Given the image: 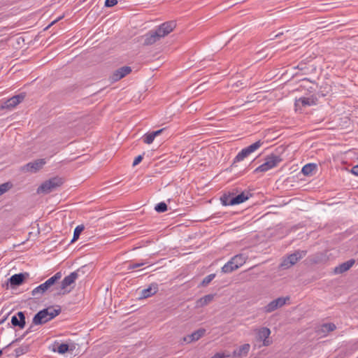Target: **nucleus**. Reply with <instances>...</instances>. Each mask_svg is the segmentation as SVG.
Wrapping results in <instances>:
<instances>
[{
	"label": "nucleus",
	"instance_id": "1",
	"mask_svg": "<svg viewBox=\"0 0 358 358\" xmlns=\"http://www.w3.org/2000/svg\"><path fill=\"white\" fill-rule=\"evenodd\" d=\"M176 27V21L171 20L161 24L143 35V45H152L170 34Z\"/></svg>",
	"mask_w": 358,
	"mask_h": 358
},
{
	"label": "nucleus",
	"instance_id": "2",
	"mask_svg": "<svg viewBox=\"0 0 358 358\" xmlns=\"http://www.w3.org/2000/svg\"><path fill=\"white\" fill-rule=\"evenodd\" d=\"M89 267L87 265H84L79 268L77 271L71 273L62 280L59 284H57L56 293L57 295H64L70 292L67 287L71 285L76 278L83 274H85L88 270Z\"/></svg>",
	"mask_w": 358,
	"mask_h": 358
},
{
	"label": "nucleus",
	"instance_id": "3",
	"mask_svg": "<svg viewBox=\"0 0 358 358\" xmlns=\"http://www.w3.org/2000/svg\"><path fill=\"white\" fill-rule=\"evenodd\" d=\"M62 278L61 272L56 273L45 282L36 287L31 291V295L36 299L41 298L46 292H56L57 282Z\"/></svg>",
	"mask_w": 358,
	"mask_h": 358
},
{
	"label": "nucleus",
	"instance_id": "4",
	"mask_svg": "<svg viewBox=\"0 0 358 358\" xmlns=\"http://www.w3.org/2000/svg\"><path fill=\"white\" fill-rule=\"evenodd\" d=\"M60 313V309L44 308L38 311L33 317L32 322L35 325L43 324Z\"/></svg>",
	"mask_w": 358,
	"mask_h": 358
},
{
	"label": "nucleus",
	"instance_id": "5",
	"mask_svg": "<svg viewBox=\"0 0 358 358\" xmlns=\"http://www.w3.org/2000/svg\"><path fill=\"white\" fill-rule=\"evenodd\" d=\"M282 161V158L276 153H271L265 157V162L254 170V173H265L275 168Z\"/></svg>",
	"mask_w": 358,
	"mask_h": 358
},
{
	"label": "nucleus",
	"instance_id": "6",
	"mask_svg": "<svg viewBox=\"0 0 358 358\" xmlns=\"http://www.w3.org/2000/svg\"><path fill=\"white\" fill-rule=\"evenodd\" d=\"M263 145V141L259 140L255 143L250 145L248 147L243 148L234 158L233 162L231 165V168L236 166V164L238 162L243 161L246 157H248L250 155L255 152Z\"/></svg>",
	"mask_w": 358,
	"mask_h": 358
},
{
	"label": "nucleus",
	"instance_id": "7",
	"mask_svg": "<svg viewBox=\"0 0 358 358\" xmlns=\"http://www.w3.org/2000/svg\"><path fill=\"white\" fill-rule=\"evenodd\" d=\"M251 196L252 194L249 192H243L236 196L224 194L221 198V202L223 206H234L243 203Z\"/></svg>",
	"mask_w": 358,
	"mask_h": 358
},
{
	"label": "nucleus",
	"instance_id": "8",
	"mask_svg": "<svg viewBox=\"0 0 358 358\" xmlns=\"http://www.w3.org/2000/svg\"><path fill=\"white\" fill-rule=\"evenodd\" d=\"M306 255L305 251H296L291 254L287 257L285 258L280 263V268L283 269L288 268L294 265L299 259H302Z\"/></svg>",
	"mask_w": 358,
	"mask_h": 358
},
{
	"label": "nucleus",
	"instance_id": "9",
	"mask_svg": "<svg viewBox=\"0 0 358 358\" xmlns=\"http://www.w3.org/2000/svg\"><path fill=\"white\" fill-rule=\"evenodd\" d=\"M61 185V180L57 178H50L42 183L38 188V193L48 194Z\"/></svg>",
	"mask_w": 358,
	"mask_h": 358
},
{
	"label": "nucleus",
	"instance_id": "10",
	"mask_svg": "<svg viewBox=\"0 0 358 358\" xmlns=\"http://www.w3.org/2000/svg\"><path fill=\"white\" fill-rule=\"evenodd\" d=\"M289 300V297H279L278 299H275L273 301H271L270 303H268L266 306H264V310L266 313H271L276 309L281 308L283 306L286 301Z\"/></svg>",
	"mask_w": 358,
	"mask_h": 358
},
{
	"label": "nucleus",
	"instance_id": "11",
	"mask_svg": "<svg viewBox=\"0 0 358 358\" xmlns=\"http://www.w3.org/2000/svg\"><path fill=\"white\" fill-rule=\"evenodd\" d=\"M45 163L46 162L44 159H36L22 166L21 170L23 172L35 173L40 170Z\"/></svg>",
	"mask_w": 358,
	"mask_h": 358
},
{
	"label": "nucleus",
	"instance_id": "12",
	"mask_svg": "<svg viewBox=\"0 0 358 358\" xmlns=\"http://www.w3.org/2000/svg\"><path fill=\"white\" fill-rule=\"evenodd\" d=\"M131 72V68L130 66H122L115 70L110 76V79L112 82H117L129 74Z\"/></svg>",
	"mask_w": 358,
	"mask_h": 358
},
{
	"label": "nucleus",
	"instance_id": "13",
	"mask_svg": "<svg viewBox=\"0 0 358 358\" xmlns=\"http://www.w3.org/2000/svg\"><path fill=\"white\" fill-rule=\"evenodd\" d=\"M271 330L268 327H261L257 330V337L259 341H262L264 346H268L271 341L268 339Z\"/></svg>",
	"mask_w": 358,
	"mask_h": 358
},
{
	"label": "nucleus",
	"instance_id": "14",
	"mask_svg": "<svg viewBox=\"0 0 358 358\" xmlns=\"http://www.w3.org/2000/svg\"><path fill=\"white\" fill-rule=\"evenodd\" d=\"M11 323L15 327H19L20 329H23L25 326V316L23 312L20 311L17 315H13L11 317Z\"/></svg>",
	"mask_w": 358,
	"mask_h": 358
},
{
	"label": "nucleus",
	"instance_id": "15",
	"mask_svg": "<svg viewBox=\"0 0 358 358\" xmlns=\"http://www.w3.org/2000/svg\"><path fill=\"white\" fill-rule=\"evenodd\" d=\"M158 291V285L152 283L148 288L143 289L141 292L140 298L146 299L153 296Z\"/></svg>",
	"mask_w": 358,
	"mask_h": 358
},
{
	"label": "nucleus",
	"instance_id": "16",
	"mask_svg": "<svg viewBox=\"0 0 358 358\" xmlns=\"http://www.w3.org/2000/svg\"><path fill=\"white\" fill-rule=\"evenodd\" d=\"M355 263V260L353 259L346 261L336 266L334 268V273L336 274H341L348 271L354 265Z\"/></svg>",
	"mask_w": 358,
	"mask_h": 358
},
{
	"label": "nucleus",
	"instance_id": "17",
	"mask_svg": "<svg viewBox=\"0 0 358 358\" xmlns=\"http://www.w3.org/2000/svg\"><path fill=\"white\" fill-rule=\"evenodd\" d=\"M49 349L54 352L63 355L69 351V345L66 343H59V342H55L52 345L49 347Z\"/></svg>",
	"mask_w": 358,
	"mask_h": 358
},
{
	"label": "nucleus",
	"instance_id": "18",
	"mask_svg": "<svg viewBox=\"0 0 358 358\" xmlns=\"http://www.w3.org/2000/svg\"><path fill=\"white\" fill-rule=\"evenodd\" d=\"M215 294H209L207 295H205L204 296L199 299L196 301L195 307L196 308H203L207 305H208L210 303H211L215 296Z\"/></svg>",
	"mask_w": 358,
	"mask_h": 358
},
{
	"label": "nucleus",
	"instance_id": "19",
	"mask_svg": "<svg viewBox=\"0 0 358 358\" xmlns=\"http://www.w3.org/2000/svg\"><path fill=\"white\" fill-rule=\"evenodd\" d=\"M205 332L206 330L204 329H199L194 331L191 334L184 337L183 340L185 342H187L188 343L192 341H196L204 335Z\"/></svg>",
	"mask_w": 358,
	"mask_h": 358
},
{
	"label": "nucleus",
	"instance_id": "20",
	"mask_svg": "<svg viewBox=\"0 0 358 358\" xmlns=\"http://www.w3.org/2000/svg\"><path fill=\"white\" fill-rule=\"evenodd\" d=\"M25 97L24 94H19L17 95L13 96L10 99H8L5 103V107L6 108H14L17 104L21 103Z\"/></svg>",
	"mask_w": 358,
	"mask_h": 358
},
{
	"label": "nucleus",
	"instance_id": "21",
	"mask_svg": "<svg viewBox=\"0 0 358 358\" xmlns=\"http://www.w3.org/2000/svg\"><path fill=\"white\" fill-rule=\"evenodd\" d=\"M250 349V345L248 343L243 344L241 345L239 348H236L234 350L232 353V356L234 357H242L243 356H246Z\"/></svg>",
	"mask_w": 358,
	"mask_h": 358
},
{
	"label": "nucleus",
	"instance_id": "22",
	"mask_svg": "<svg viewBox=\"0 0 358 358\" xmlns=\"http://www.w3.org/2000/svg\"><path fill=\"white\" fill-rule=\"evenodd\" d=\"M25 275H28V273H20L13 275L8 279L10 286L14 287V286H19L20 285H21L25 279Z\"/></svg>",
	"mask_w": 358,
	"mask_h": 358
},
{
	"label": "nucleus",
	"instance_id": "23",
	"mask_svg": "<svg viewBox=\"0 0 358 358\" xmlns=\"http://www.w3.org/2000/svg\"><path fill=\"white\" fill-rule=\"evenodd\" d=\"M238 269L237 265L235 264L234 262H233L232 258L230 259L222 267V271L224 273H229L232 271Z\"/></svg>",
	"mask_w": 358,
	"mask_h": 358
},
{
	"label": "nucleus",
	"instance_id": "24",
	"mask_svg": "<svg viewBox=\"0 0 358 358\" xmlns=\"http://www.w3.org/2000/svg\"><path fill=\"white\" fill-rule=\"evenodd\" d=\"M336 328V327L334 323H325L321 325L318 332L322 333L323 334L322 336H325L327 334L335 330Z\"/></svg>",
	"mask_w": 358,
	"mask_h": 358
},
{
	"label": "nucleus",
	"instance_id": "25",
	"mask_svg": "<svg viewBox=\"0 0 358 358\" xmlns=\"http://www.w3.org/2000/svg\"><path fill=\"white\" fill-rule=\"evenodd\" d=\"M317 169V165L313 163H309L304 165L302 167L301 173L306 176H311L313 173V171Z\"/></svg>",
	"mask_w": 358,
	"mask_h": 358
},
{
	"label": "nucleus",
	"instance_id": "26",
	"mask_svg": "<svg viewBox=\"0 0 358 358\" xmlns=\"http://www.w3.org/2000/svg\"><path fill=\"white\" fill-rule=\"evenodd\" d=\"M233 259V262H234L235 264L237 265V268H238L242 265H243L247 259V257L243 254H238L233 257H231Z\"/></svg>",
	"mask_w": 358,
	"mask_h": 358
},
{
	"label": "nucleus",
	"instance_id": "27",
	"mask_svg": "<svg viewBox=\"0 0 358 358\" xmlns=\"http://www.w3.org/2000/svg\"><path fill=\"white\" fill-rule=\"evenodd\" d=\"M301 105L302 106H310L315 104L313 99L308 97H301L296 101V106Z\"/></svg>",
	"mask_w": 358,
	"mask_h": 358
},
{
	"label": "nucleus",
	"instance_id": "28",
	"mask_svg": "<svg viewBox=\"0 0 358 358\" xmlns=\"http://www.w3.org/2000/svg\"><path fill=\"white\" fill-rule=\"evenodd\" d=\"M83 229H84V227L83 225H78L75 228L74 231H73V238L70 242L71 243L75 242L76 241H77L78 239L80 234L83 231Z\"/></svg>",
	"mask_w": 358,
	"mask_h": 358
},
{
	"label": "nucleus",
	"instance_id": "29",
	"mask_svg": "<svg viewBox=\"0 0 358 358\" xmlns=\"http://www.w3.org/2000/svg\"><path fill=\"white\" fill-rule=\"evenodd\" d=\"M155 139V136L152 134V132L146 133L143 136V141L146 144H151Z\"/></svg>",
	"mask_w": 358,
	"mask_h": 358
},
{
	"label": "nucleus",
	"instance_id": "30",
	"mask_svg": "<svg viewBox=\"0 0 358 358\" xmlns=\"http://www.w3.org/2000/svg\"><path fill=\"white\" fill-rule=\"evenodd\" d=\"M155 210L158 213H164L167 210V205L164 202H160L155 206Z\"/></svg>",
	"mask_w": 358,
	"mask_h": 358
},
{
	"label": "nucleus",
	"instance_id": "31",
	"mask_svg": "<svg viewBox=\"0 0 358 358\" xmlns=\"http://www.w3.org/2000/svg\"><path fill=\"white\" fill-rule=\"evenodd\" d=\"M215 278V273H211V274L208 275L203 279V280L201 283V285L203 287L207 286Z\"/></svg>",
	"mask_w": 358,
	"mask_h": 358
},
{
	"label": "nucleus",
	"instance_id": "32",
	"mask_svg": "<svg viewBox=\"0 0 358 358\" xmlns=\"http://www.w3.org/2000/svg\"><path fill=\"white\" fill-rule=\"evenodd\" d=\"M27 352V346H21L15 350V354L16 357H20V355L25 354Z\"/></svg>",
	"mask_w": 358,
	"mask_h": 358
},
{
	"label": "nucleus",
	"instance_id": "33",
	"mask_svg": "<svg viewBox=\"0 0 358 358\" xmlns=\"http://www.w3.org/2000/svg\"><path fill=\"white\" fill-rule=\"evenodd\" d=\"M10 187V185L8 182H5L0 185V196L5 193Z\"/></svg>",
	"mask_w": 358,
	"mask_h": 358
},
{
	"label": "nucleus",
	"instance_id": "34",
	"mask_svg": "<svg viewBox=\"0 0 358 358\" xmlns=\"http://www.w3.org/2000/svg\"><path fill=\"white\" fill-rule=\"evenodd\" d=\"M146 264V262H140V263H136V264H129L128 267H127V269L128 270H133V269H135V268H137L138 267H141L143 265H145Z\"/></svg>",
	"mask_w": 358,
	"mask_h": 358
},
{
	"label": "nucleus",
	"instance_id": "35",
	"mask_svg": "<svg viewBox=\"0 0 358 358\" xmlns=\"http://www.w3.org/2000/svg\"><path fill=\"white\" fill-rule=\"evenodd\" d=\"M117 3V0H106L105 1V6L106 7H113Z\"/></svg>",
	"mask_w": 358,
	"mask_h": 358
},
{
	"label": "nucleus",
	"instance_id": "36",
	"mask_svg": "<svg viewBox=\"0 0 358 358\" xmlns=\"http://www.w3.org/2000/svg\"><path fill=\"white\" fill-rule=\"evenodd\" d=\"M143 158V155H140L137 156V157L134 159V162H133V164H132V166H135L138 165L139 163H141V161H142Z\"/></svg>",
	"mask_w": 358,
	"mask_h": 358
},
{
	"label": "nucleus",
	"instance_id": "37",
	"mask_svg": "<svg viewBox=\"0 0 358 358\" xmlns=\"http://www.w3.org/2000/svg\"><path fill=\"white\" fill-rule=\"evenodd\" d=\"M230 355H226L224 353H222V352H217L216 354H215L212 357L210 358H225V357H229Z\"/></svg>",
	"mask_w": 358,
	"mask_h": 358
},
{
	"label": "nucleus",
	"instance_id": "38",
	"mask_svg": "<svg viewBox=\"0 0 358 358\" xmlns=\"http://www.w3.org/2000/svg\"><path fill=\"white\" fill-rule=\"evenodd\" d=\"M351 172L358 176V164L352 167Z\"/></svg>",
	"mask_w": 358,
	"mask_h": 358
},
{
	"label": "nucleus",
	"instance_id": "39",
	"mask_svg": "<svg viewBox=\"0 0 358 358\" xmlns=\"http://www.w3.org/2000/svg\"><path fill=\"white\" fill-rule=\"evenodd\" d=\"M164 130V128L159 129V130H157V131H152V134H153V136L155 138L156 136L159 135Z\"/></svg>",
	"mask_w": 358,
	"mask_h": 358
},
{
	"label": "nucleus",
	"instance_id": "40",
	"mask_svg": "<svg viewBox=\"0 0 358 358\" xmlns=\"http://www.w3.org/2000/svg\"><path fill=\"white\" fill-rule=\"evenodd\" d=\"M63 17H64V16H60V17H57L56 20H53V21L51 22L50 25H52V24H53L56 23L57 22H58L59 20H60L61 19H62V18H63Z\"/></svg>",
	"mask_w": 358,
	"mask_h": 358
},
{
	"label": "nucleus",
	"instance_id": "41",
	"mask_svg": "<svg viewBox=\"0 0 358 358\" xmlns=\"http://www.w3.org/2000/svg\"><path fill=\"white\" fill-rule=\"evenodd\" d=\"M2 355V350H0V356Z\"/></svg>",
	"mask_w": 358,
	"mask_h": 358
},
{
	"label": "nucleus",
	"instance_id": "42",
	"mask_svg": "<svg viewBox=\"0 0 358 358\" xmlns=\"http://www.w3.org/2000/svg\"><path fill=\"white\" fill-rule=\"evenodd\" d=\"M357 358H358V357H357Z\"/></svg>",
	"mask_w": 358,
	"mask_h": 358
}]
</instances>
